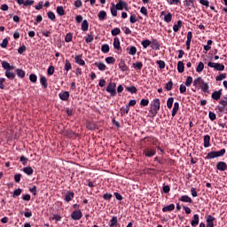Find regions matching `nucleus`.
I'll return each instance as SVG.
<instances>
[{
    "label": "nucleus",
    "mask_w": 227,
    "mask_h": 227,
    "mask_svg": "<svg viewBox=\"0 0 227 227\" xmlns=\"http://www.w3.org/2000/svg\"><path fill=\"white\" fill-rule=\"evenodd\" d=\"M159 111H160V99L156 98L151 103V108L149 110L150 118H155L159 114Z\"/></svg>",
    "instance_id": "f257e3e1"
},
{
    "label": "nucleus",
    "mask_w": 227,
    "mask_h": 227,
    "mask_svg": "<svg viewBox=\"0 0 227 227\" xmlns=\"http://www.w3.org/2000/svg\"><path fill=\"white\" fill-rule=\"evenodd\" d=\"M224 153H226V149H221L220 151H211L205 157L206 160H210L212 159H217L218 157H224Z\"/></svg>",
    "instance_id": "f03ea898"
},
{
    "label": "nucleus",
    "mask_w": 227,
    "mask_h": 227,
    "mask_svg": "<svg viewBox=\"0 0 227 227\" xmlns=\"http://www.w3.org/2000/svg\"><path fill=\"white\" fill-rule=\"evenodd\" d=\"M157 153V149H155V147L153 146H147L145 148L143 149V154L145 155V157H155Z\"/></svg>",
    "instance_id": "7ed1b4c3"
},
{
    "label": "nucleus",
    "mask_w": 227,
    "mask_h": 227,
    "mask_svg": "<svg viewBox=\"0 0 227 227\" xmlns=\"http://www.w3.org/2000/svg\"><path fill=\"white\" fill-rule=\"evenodd\" d=\"M106 91L110 93L111 97H116V82H110L106 88Z\"/></svg>",
    "instance_id": "20e7f679"
},
{
    "label": "nucleus",
    "mask_w": 227,
    "mask_h": 227,
    "mask_svg": "<svg viewBox=\"0 0 227 227\" xmlns=\"http://www.w3.org/2000/svg\"><path fill=\"white\" fill-rule=\"evenodd\" d=\"M221 106H217L216 109H218L219 113H224V111H227V95H225L221 100H220Z\"/></svg>",
    "instance_id": "39448f33"
},
{
    "label": "nucleus",
    "mask_w": 227,
    "mask_h": 227,
    "mask_svg": "<svg viewBox=\"0 0 227 227\" xmlns=\"http://www.w3.org/2000/svg\"><path fill=\"white\" fill-rule=\"evenodd\" d=\"M207 67L210 68H215L217 72H223L224 71V66L221 63H215V62H208Z\"/></svg>",
    "instance_id": "423d86ee"
},
{
    "label": "nucleus",
    "mask_w": 227,
    "mask_h": 227,
    "mask_svg": "<svg viewBox=\"0 0 227 227\" xmlns=\"http://www.w3.org/2000/svg\"><path fill=\"white\" fill-rule=\"evenodd\" d=\"M115 7L116 10L121 11L124 9L126 12H129V4L123 0H119Z\"/></svg>",
    "instance_id": "0eeeda50"
},
{
    "label": "nucleus",
    "mask_w": 227,
    "mask_h": 227,
    "mask_svg": "<svg viewBox=\"0 0 227 227\" xmlns=\"http://www.w3.org/2000/svg\"><path fill=\"white\" fill-rule=\"evenodd\" d=\"M71 218L73 221H80V219H82V212L81 209L73 211L71 214Z\"/></svg>",
    "instance_id": "6e6552de"
},
{
    "label": "nucleus",
    "mask_w": 227,
    "mask_h": 227,
    "mask_svg": "<svg viewBox=\"0 0 227 227\" xmlns=\"http://www.w3.org/2000/svg\"><path fill=\"white\" fill-rule=\"evenodd\" d=\"M74 196H75V193L74 192L67 191L65 194L64 201H66L67 203H70V201H72Z\"/></svg>",
    "instance_id": "1a4fd4ad"
},
{
    "label": "nucleus",
    "mask_w": 227,
    "mask_h": 227,
    "mask_svg": "<svg viewBox=\"0 0 227 227\" xmlns=\"http://www.w3.org/2000/svg\"><path fill=\"white\" fill-rule=\"evenodd\" d=\"M74 62L77 65H80V67H84L86 65V62L82 59V54L76 55L74 57Z\"/></svg>",
    "instance_id": "9d476101"
},
{
    "label": "nucleus",
    "mask_w": 227,
    "mask_h": 227,
    "mask_svg": "<svg viewBox=\"0 0 227 227\" xmlns=\"http://www.w3.org/2000/svg\"><path fill=\"white\" fill-rule=\"evenodd\" d=\"M222 96L223 89H220L219 90L214 91L211 95V98H213V100H220Z\"/></svg>",
    "instance_id": "9b49d317"
},
{
    "label": "nucleus",
    "mask_w": 227,
    "mask_h": 227,
    "mask_svg": "<svg viewBox=\"0 0 227 227\" xmlns=\"http://www.w3.org/2000/svg\"><path fill=\"white\" fill-rule=\"evenodd\" d=\"M214 221H215V217L208 215L207 217H206V223H207V225L206 227H214Z\"/></svg>",
    "instance_id": "f8f14e48"
},
{
    "label": "nucleus",
    "mask_w": 227,
    "mask_h": 227,
    "mask_svg": "<svg viewBox=\"0 0 227 227\" xmlns=\"http://www.w3.org/2000/svg\"><path fill=\"white\" fill-rule=\"evenodd\" d=\"M59 98H60V100L67 102V100H68V98H70V92L62 91L59 94Z\"/></svg>",
    "instance_id": "ddd939ff"
},
{
    "label": "nucleus",
    "mask_w": 227,
    "mask_h": 227,
    "mask_svg": "<svg viewBox=\"0 0 227 227\" xmlns=\"http://www.w3.org/2000/svg\"><path fill=\"white\" fill-rule=\"evenodd\" d=\"M216 169H218V171H226L227 169V164L224 161H218L216 163Z\"/></svg>",
    "instance_id": "4468645a"
},
{
    "label": "nucleus",
    "mask_w": 227,
    "mask_h": 227,
    "mask_svg": "<svg viewBox=\"0 0 227 227\" xmlns=\"http://www.w3.org/2000/svg\"><path fill=\"white\" fill-rule=\"evenodd\" d=\"M86 128L89 130H97V129H98V125H97V122L95 121H89L86 124Z\"/></svg>",
    "instance_id": "2eb2a0df"
},
{
    "label": "nucleus",
    "mask_w": 227,
    "mask_h": 227,
    "mask_svg": "<svg viewBox=\"0 0 227 227\" xmlns=\"http://www.w3.org/2000/svg\"><path fill=\"white\" fill-rule=\"evenodd\" d=\"M183 4L185 8H188V10L194 8V0H184Z\"/></svg>",
    "instance_id": "dca6fc26"
},
{
    "label": "nucleus",
    "mask_w": 227,
    "mask_h": 227,
    "mask_svg": "<svg viewBox=\"0 0 227 227\" xmlns=\"http://www.w3.org/2000/svg\"><path fill=\"white\" fill-rule=\"evenodd\" d=\"M151 47L152 49H154V51H160V43H159V41L157 39H153L151 42Z\"/></svg>",
    "instance_id": "f3484780"
},
{
    "label": "nucleus",
    "mask_w": 227,
    "mask_h": 227,
    "mask_svg": "<svg viewBox=\"0 0 227 227\" xmlns=\"http://www.w3.org/2000/svg\"><path fill=\"white\" fill-rule=\"evenodd\" d=\"M119 68L122 72H129V67H127V64L125 63V60H123V59H121V61L119 63Z\"/></svg>",
    "instance_id": "a211bd4d"
},
{
    "label": "nucleus",
    "mask_w": 227,
    "mask_h": 227,
    "mask_svg": "<svg viewBox=\"0 0 227 227\" xmlns=\"http://www.w3.org/2000/svg\"><path fill=\"white\" fill-rule=\"evenodd\" d=\"M128 54H129V56H136L137 52V48H136V46H129L126 49Z\"/></svg>",
    "instance_id": "6ab92c4d"
},
{
    "label": "nucleus",
    "mask_w": 227,
    "mask_h": 227,
    "mask_svg": "<svg viewBox=\"0 0 227 227\" xmlns=\"http://www.w3.org/2000/svg\"><path fill=\"white\" fill-rule=\"evenodd\" d=\"M5 77H7V79H10V81H13V79H15L16 74L13 71L11 70H6L4 73Z\"/></svg>",
    "instance_id": "aec40b11"
},
{
    "label": "nucleus",
    "mask_w": 227,
    "mask_h": 227,
    "mask_svg": "<svg viewBox=\"0 0 227 227\" xmlns=\"http://www.w3.org/2000/svg\"><path fill=\"white\" fill-rule=\"evenodd\" d=\"M114 49H116V51H120L121 52V46L120 45V38L118 37L114 38Z\"/></svg>",
    "instance_id": "412c9836"
},
{
    "label": "nucleus",
    "mask_w": 227,
    "mask_h": 227,
    "mask_svg": "<svg viewBox=\"0 0 227 227\" xmlns=\"http://www.w3.org/2000/svg\"><path fill=\"white\" fill-rule=\"evenodd\" d=\"M198 224H200V215L198 214L193 215V219L191 222V225L192 227H196L198 226Z\"/></svg>",
    "instance_id": "4be33fe9"
},
{
    "label": "nucleus",
    "mask_w": 227,
    "mask_h": 227,
    "mask_svg": "<svg viewBox=\"0 0 227 227\" xmlns=\"http://www.w3.org/2000/svg\"><path fill=\"white\" fill-rule=\"evenodd\" d=\"M178 109H180V103L175 102L174 107L172 109V117L175 118L176 116V114L178 113Z\"/></svg>",
    "instance_id": "5701e85b"
},
{
    "label": "nucleus",
    "mask_w": 227,
    "mask_h": 227,
    "mask_svg": "<svg viewBox=\"0 0 227 227\" xmlns=\"http://www.w3.org/2000/svg\"><path fill=\"white\" fill-rule=\"evenodd\" d=\"M109 227H116L118 226V216H113L108 223Z\"/></svg>",
    "instance_id": "b1692460"
},
{
    "label": "nucleus",
    "mask_w": 227,
    "mask_h": 227,
    "mask_svg": "<svg viewBox=\"0 0 227 227\" xmlns=\"http://www.w3.org/2000/svg\"><path fill=\"white\" fill-rule=\"evenodd\" d=\"M40 82L44 90H47V88H49V82H47V77L41 76Z\"/></svg>",
    "instance_id": "393cba45"
},
{
    "label": "nucleus",
    "mask_w": 227,
    "mask_h": 227,
    "mask_svg": "<svg viewBox=\"0 0 227 227\" xmlns=\"http://www.w3.org/2000/svg\"><path fill=\"white\" fill-rule=\"evenodd\" d=\"M184 70H185V66H184V62L183 61H178V63H177V72L179 74H184Z\"/></svg>",
    "instance_id": "a878e982"
},
{
    "label": "nucleus",
    "mask_w": 227,
    "mask_h": 227,
    "mask_svg": "<svg viewBox=\"0 0 227 227\" xmlns=\"http://www.w3.org/2000/svg\"><path fill=\"white\" fill-rule=\"evenodd\" d=\"M95 67H98V70H100L101 72L106 71V68H107V67L106 66V64L102 63V62H95L94 63Z\"/></svg>",
    "instance_id": "bb28decb"
},
{
    "label": "nucleus",
    "mask_w": 227,
    "mask_h": 227,
    "mask_svg": "<svg viewBox=\"0 0 227 227\" xmlns=\"http://www.w3.org/2000/svg\"><path fill=\"white\" fill-rule=\"evenodd\" d=\"M23 173H25L28 176H31V175H33V173H35V170H33V168H31V167H25V168H23Z\"/></svg>",
    "instance_id": "cd10ccee"
},
{
    "label": "nucleus",
    "mask_w": 227,
    "mask_h": 227,
    "mask_svg": "<svg viewBox=\"0 0 227 227\" xmlns=\"http://www.w3.org/2000/svg\"><path fill=\"white\" fill-rule=\"evenodd\" d=\"M179 201H183L184 203H192V199L189 197L188 195H183L180 199Z\"/></svg>",
    "instance_id": "c85d7f7f"
},
{
    "label": "nucleus",
    "mask_w": 227,
    "mask_h": 227,
    "mask_svg": "<svg viewBox=\"0 0 227 227\" xmlns=\"http://www.w3.org/2000/svg\"><path fill=\"white\" fill-rule=\"evenodd\" d=\"M98 17L99 20H106V19H107V12H106V11H100L98 13Z\"/></svg>",
    "instance_id": "c756f323"
},
{
    "label": "nucleus",
    "mask_w": 227,
    "mask_h": 227,
    "mask_svg": "<svg viewBox=\"0 0 227 227\" xmlns=\"http://www.w3.org/2000/svg\"><path fill=\"white\" fill-rule=\"evenodd\" d=\"M182 24H183L182 20H178L177 24H175L173 26L174 33H178V31H180V28L182 27Z\"/></svg>",
    "instance_id": "7c9ffc66"
},
{
    "label": "nucleus",
    "mask_w": 227,
    "mask_h": 227,
    "mask_svg": "<svg viewBox=\"0 0 227 227\" xmlns=\"http://www.w3.org/2000/svg\"><path fill=\"white\" fill-rule=\"evenodd\" d=\"M175 210V204H170L162 208V212H173Z\"/></svg>",
    "instance_id": "2f4dec72"
},
{
    "label": "nucleus",
    "mask_w": 227,
    "mask_h": 227,
    "mask_svg": "<svg viewBox=\"0 0 227 227\" xmlns=\"http://www.w3.org/2000/svg\"><path fill=\"white\" fill-rule=\"evenodd\" d=\"M210 146V135L204 136V148Z\"/></svg>",
    "instance_id": "473e14b6"
},
{
    "label": "nucleus",
    "mask_w": 227,
    "mask_h": 227,
    "mask_svg": "<svg viewBox=\"0 0 227 227\" xmlns=\"http://www.w3.org/2000/svg\"><path fill=\"white\" fill-rule=\"evenodd\" d=\"M205 81L201 78V76H199L197 79L193 81V86H200L204 84Z\"/></svg>",
    "instance_id": "72a5a7b5"
},
{
    "label": "nucleus",
    "mask_w": 227,
    "mask_h": 227,
    "mask_svg": "<svg viewBox=\"0 0 227 227\" xmlns=\"http://www.w3.org/2000/svg\"><path fill=\"white\" fill-rule=\"evenodd\" d=\"M16 74L20 79H24V77H26V71L20 68L16 69Z\"/></svg>",
    "instance_id": "f704fd0d"
},
{
    "label": "nucleus",
    "mask_w": 227,
    "mask_h": 227,
    "mask_svg": "<svg viewBox=\"0 0 227 227\" xmlns=\"http://www.w3.org/2000/svg\"><path fill=\"white\" fill-rule=\"evenodd\" d=\"M88 29H90V23H88L87 20H84L82 22V30L83 31H88Z\"/></svg>",
    "instance_id": "c9c22d12"
},
{
    "label": "nucleus",
    "mask_w": 227,
    "mask_h": 227,
    "mask_svg": "<svg viewBox=\"0 0 227 227\" xmlns=\"http://www.w3.org/2000/svg\"><path fill=\"white\" fill-rule=\"evenodd\" d=\"M141 45L142 47H144L145 49H148V47H150V45H152V41L145 39L144 41L141 42Z\"/></svg>",
    "instance_id": "e433bc0d"
},
{
    "label": "nucleus",
    "mask_w": 227,
    "mask_h": 227,
    "mask_svg": "<svg viewBox=\"0 0 227 227\" xmlns=\"http://www.w3.org/2000/svg\"><path fill=\"white\" fill-rule=\"evenodd\" d=\"M133 68L137 71H140L143 68V62L133 63Z\"/></svg>",
    "instance_id": "4c0bfd02"
},
{
    "label": "nucleus",
    "mask_w": 227,
    "mask_h": 227,
    "mask_svg": "<svg viewBox=\"0 0 227 227\" xmlns=\"http://www.w3.org/2000/svg\"><path fill=\"white\" fill-rule=\"evenodd\" d=\"M204 93H208L209 86L208 83L205 82L200 85Z\"/></svg>",
    "instance_id": "58836bf2"
},
{
    "label": "nucleus",
    "mask_w": 227,
    "mask_h": 227,
    "mask_svg": "<svg viewBox=\"0 0 227 227\" xmlns=\"http://www.w3.org/2000/svg\"><path fill=\"white\" fill-rule=\"evenodd\" d=\"M64 70H66V72H69V70H72V64L70 63V61L68 59H66Z\"/></svg>",
    "instance_id": "ea45409f"
},
{
    "label": "nucleus",
    "mask_w": 227,
    "mask_h": 227,
    "mask_svg": "<svg viewBox=\"0 0 227 227\" xmlns=\"http://www.w3.org/2000/svg\"><path fill=\"white\" fill-rule=\"evenodd\" d=\"M73 38H74V34L68 33V34H67L66 36H65V42H66L67 43H70V42H72Z\"/></svg>",
    "instance_id": "a19ab883"
},
{
    "label": "nucleus",
    "mask_w": 227,
    "mask_h": 227,
    "mask_svg": "<svg viewBox=\"0 0 227 227\" xmlns=\"http://www.w3.org/2000/svg\"><path fill=\"white\" fill-rule=\"evenodd\" d=\"M110 11H111L113 17L118 16V9H116L114 4H112V7H111Z\"/></svg>",
    "instance_id": "79ce46f5"
},
{
    "label": "nucleus",
    "mask_w": 227,
    "mask_h": 227,
    "mask_svg": "<svg viewBox=\"0 0 227 227\" xmlns=\"http://www.w3.org/2000/svg\"><path fill=\"white\" fill-rule=\"evenodd\" d=\"M204 68H205V64H203V62H200L196 68V72H198V74H201Z\"/></svg>",
    "instance_id": "37998d69"
},
{
    "label": "nucleus",
    "mask_w": 227,
    "mask_h": 227,
    "mask_svg": "<svg viewBox=\"0 0 227 227\" xmlns=\"http://www.w3.org/2000/svg\"><path fill=\"white\" fill-rule=\"evenodd\" d=\"M1 65H2V68H4V70H5V72H6V70H10V63H8L7 61H4V60H3L2 62H1Z\"/></svg>",
    "instance_id": "c03bdc74"
},
{
    "label": "nucleus",
    "mask_w": 227,
    "mask_h": 227,
    "mask_svg": "<svg viewBox=\"0 0 227 227\" xmlns=\"http://www.w3.org/2000/svg\"><path fill=\"white\" fill-rule=\"evenodd\" d=\"M164 20L167 23L171 22V20H173V14H171V12H168L167 15L164 16Z\"/></svg>",
    "instance_id": "a18cd8bd"
},
{
    "label": "nucleus",
    "mask_w": 227,
    "mask_h": 227,
    "mask_svg": "<svg viewBox=\"0 0 227 227\" xmlns=\"http://www.w3.org/2000/svg\"><path fill=\"white\" fill-rule=\"evenodd\" d=\"M20 194H22V189L18 188L13 192L12 198H17V197L20 196Z\"/></svg>",
    "instance_id": "49530a36"
},
{
    "label": "nucleus",
    "mask_w": 227,
    "mask_h": 227,
    "mask_svg": "<svg viewBox=\"0 0 227 227\" xmlns=\"http://www.w3.org/2000/svg\"><path fill=\"white\" fill-rule=\"evenodd\" d=\"M173 102H175V98H168V99L167 100V107L168 109H171V107H173Z\"/></svg>",
    "instance_id": "de8ad7c7"
},
{
    "label": "nucleus",
    "mask_w": 227,
    "mask_h": 227,
    "mask_svg": "<svg viewBox=\"0 0 227 227\" xmlns=\"http://www.w3.org/2000/svg\"><path fill=\"white\" fill-rule=\"evenodd\" d=\"M93 40H94V38H93L92 33L87 35V37H85L86 43H91V42H93Z\"/></svg>",
    "instance_id": "09e8293b"
},
{
    "label": "nucleus",
    "mask_w": 227,
    "mask_h": 227,
    "mask_svg": "<svg viewBox=\"0 0 227 227\" xmlns=\"http://www.w3.org/2000/svg\"><path fill=\"white\" fill-rule=\"evenodd\" d=\"M111 33H112V36H118V35L121 33V30L119 27H115L111 31Z\"/></svg>",
    "instance_id": "8fccbe9b"
},
{
    "label": "nucleus",
    "mask_w": 227,
    "mask_h": 227,
    "mask_svg": "<svg viewBox=\"0 0 227 227\" xmlns=\"http://www.w3.org/2000/svg\"><path fill=\"white\" fill-rule=\"evenodd\" d=\"M116 61V59H114V57H107L106 59V62L108 64V65H113L114 64Z\"/></svg>",
    "instance_id": "3c124183"
},
{
    "label": "nucleus",
    "mask_w": 227,
    "mask_h": 227,
    "mask_svg": "<svg viewBox=\"0 0 227 227\" xmlns=\"http://www.w3.org/2000/svg\"><path fill=\"white\" fill-rule=\"evenodd\" d=\"M165 90H166L167 91H171V90H173V81L170 80V81L166 84Z\"/></svg>",
    "instance_id": "603ef678"
},
{
    "label": "nucleus",
    "mask_w": 227,
    "mask_h": 227,
    "mask_svg": "<svg viewBox=\"0 0 227 227\" xmlns=\"http://www.w3.org/2000/svg\"><path fill=\"white\" fill-rule=\"evenodd\" d=\"M47 15L49 20H52V22L56 20V14H54L51 11L48 12Z\"/></svg>",
    "instance_id": "864d4df0"
},
{
    "label": "nucleus",
    "mask_w": 227,
    "mask_h": 227,
    "mask_svg": "<svg viewBox=\"0 0 227 227\" xmlns=\"http://www.w3.org/2000/svg\"><path fill=\"white\" fill-rule=\"evenodd\" d=\"M156 63L161 70L166 68V62L164 60H157Z\"/></svg>",
    "instance_id": "5fc2aeb1"
},
{
    "label": "nucleus",
    "mask_w": 227,
    "mask_h": 227,
    "mask_svg": "<svg viewBox=\"0 0 227 227\" xmlns=\"http://www.w3.org/2000/svg\"><path fill=\"white\" fill-rule=\"evenodd\" d=\"M109 44H103L101 46V51L104 52V54H107V52H109Z\"/></svg>",
    "instance_id": "6e6d98bb"
},
{
    "label": "nucleus",
    "mask_w": 227,
    "mask_h": 227,
    "mask_svg": "<svg viewBox=\"0 0 227 227\" xmlns=\"http://www.w3.org/2000/svg\"><path fill=\"white\" fill-rule=\"evenodd\" d=\"M126 90L129 93H137V88H136V86H134V85L131 87H127Z\"/></svg>",
    "instance_id": "4d7b16f0"
},
{
    "label": "nucleus",
    "mask_w": 227,
    "mask_h": 227,
    "mask_svg": "<svg viewBox=\"0 0 227 227\" xmlns=\"http://www.w3.org/2000/svg\"><path fill=\"white\" fill-rule=\"evenodd\" d=\"M57 13H59L60 17H63V15H65V9H63V6L57 7Z\"/></svg>",
    "instance_id": "13d9d810"
},
{
    "label": "nucleus",
    "mask_w": 227,
    "mask_h": 227,
    "mask_svg": "<svg viewBox=\"0 0 227 227\" xmlns=\"http://www.w3.org/2000/svg\"><path fill=\"white\" fill-rule=\"evenodd\" d=\"M208 116H209V120H211V121H215V120H217V115H215V113H214V112H209Z\"/></svg>",
    "instance_id": "bf43d9fd"
},
{
    "label": "nucleus",
    "mask_w": 227,
    "mask_h": 227,
    "mask_svg": "<svg viewBox=\"0 0 227 227\" xmlns=\"http://www.w3.org/2000/svg\"><path fill=\"white\" fill-rule=\"evenodd\" d=\"M29 81H31V82H36V81H38V77L36 76V74H31L29 75Z\"/></svg>",
    "instance_id": "052dcab7"
},
{
    "label": "nucleus",
    "mask_w": 227,
    "mask_h": 227,
    "mask_svg": "<svg viewBox=\"0 0 227 227\" xmlns=\"http://www.w3.org/2000/svg\"><path fill=\"white\" fill-rule=\"evenodd\" d=\"M148 104H150V100L148 99H141L140 101V106H142V107H146V106H148Z\"/></svg>",
    "instance_id": "680f3d73"
},
{
    "label": "nucleus",
    "mask_w": 227,
    "mask_h": 227,
    "mask_svg": "<svg viewBox=\"0 0 227 227\" xmlns=\"http://www.w3.org/2000/svg\"><path fill=\"white\" fill-rule=\"evenodd\" d=\"M54 66H50L47 70L48 75H53L54 74Z\"/></svg>",
    "instance_id": "e2e57ef3"
},
{
    "label": "nucleus",
    "mask_w": 227,
    "mask_h": 227,
    "mask_svg": "<svg viewBox=\"0 0 227 227\" xmlns=\"http://www.w3.org/2000/svg\"><path fill=\"white\" fill-rule=\"evenodd\" d=\"M20 160L23 164V166H26V164H27V160H29V159H27L22 155L20 157Z\"/></svg>",
    "instance_id": "0e129e2a"
},
{
    "label": "nucleus",
    "mask_w": 227,
    "mask_h": 227,
    "mask_svg": "<svg viewBox=\"0 0 227 227\" xmlns=\"http://www.w3.org/2000/svg\"><path fill=\"white\" fill-rule=\"evenodd\" d=\"M168 4H176V6H178V4H182V1H180V0H168Z\"/></svg>",
    "instance_id": "69168bd1"
},
{
    "label": "nucleus",
    "mask_w": 227,
    "mask_h": 227,
    "mask_svg": "<svg viewBox=\"0 0 227 227\" xmlns=\"http://www.w3.org/2000/svg\"><path fill=\"white\" fill-rule=\"evenodd\" d=\"M224 79H226V74L224 73L220 74L218 76L215 77L216 81H223Z\"/></svg>",
    "instance_id": "338daca9"
},
{
    "label": "nucleus",
    "mask_w": 227,
    "mask_h": 227,
    "mask_svg": "<svg viewBox=\"0 0 227 227\" xmlns=\"http://www.w3.org/2000/svg\"><path fill=\"white\" fill-rule=\"evenodd\" d=\"M192 84V76H188L185 82V86L189 88Z\"/></svg>",
    "instance_id": "774afa93"
}]
</instances>
